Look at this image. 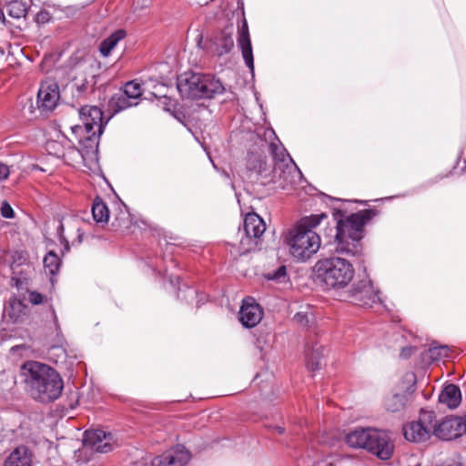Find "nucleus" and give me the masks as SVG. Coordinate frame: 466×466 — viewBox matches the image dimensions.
Listing matches in <instances>:
<instances>
[{
    "mask_svg": "<svg viewBox=\"0 0 466 466\" xmlns=\"http://www.w3.org/2000/svg\"><path fill=\"white\" fill-rule=\"evenodd\" d=\"M60 265L61 260L59 257L53 251L47 253L44 258L45 270L51 276H55L58 272Z\"/></svg>",
    "mask_w": 466,
    "mask_h": 466,
    "instance_id": "31",
    "label": "nucleus"
},
{
    "mask_svg": "<svg viewBox=\"0 0 466 466\" xmlns=\"http://www.w3.org/2000/svg\"><path fill=\"white\" fill-rule=\"evenodd\" d=\"M314 464L309 456H301L297 461V466H313Z\"/></svg>",
    "mask_w": 466,
    "mask_h": 466,
    "instance_id": "43",
    "label": "nucleus"
},
{
    "mask_svg": "<svg viewBox=\"0 0 466 466\" xmlns=\"http://www.w3.org/2000/svg\"><path fill=\"white\" fill-rule=\"evenodd\" d=\"M25 388L30 396L41 402H51L59 398L64 383L52 367L35 360L25 361L21 367Z\"/></svg>",
    "mask_w": 466,
    "mask_h": 466,
    "instance_id": "1",
    "label": "nucleus"
},
{
    "mask_svg": "<svg viewBox=\"0 0 466 466\" xmlns=\"http://www.w3.org/2000/svg\"><path fill=\"white\" fill-rule=\"evenodd\" d=\"M80 67H82V65H79L78 66H76V69H79Z\"/></svg>",
    "mask_w": 466,
    "mask_h": 466,
    "instance_id": "48",
    "label": "nucleus"
},
{
    "mask_svg": "<svg viewBox=\"0 0 466 466\" xmlns=\"http://www.w3.org/2000/svg\"><path fill=\"white\" fill-rule=\"evenodd\" d=\"M82 221L78 217L65 216L60 220L57 228V234L60 242L66 250L69 249V244L79 245L83 241L84 232L81 230Z\"/></svg>",
    "mask_w": 466,
    "mask_h": 466,
    "instance_id": "9",
    "label": "nucleus"
},
{
    "mask_svg": "<svg viewBox=\"0 0 466 466\" xmlns=\"http://www.w3.org/2000/svg\"><path fill=\"white\" fill-rule=\"evenodd\" d=\"M328 216L325 213L314 214L303 218L285 237V242L290 254L297 259L306 260L315 254L320 247V237L313 229Z\"/></svg>",
    "mask_w": 466,
    "mask_h": 466,
    "instance_id": "3",
    "label": "nucleus"
},
{
    "mask_svg": "<svg viewBox=\"0 0 466 466\" xmlns=\"http://www.w3.org/2000/svg\"><path fill=\"white\" fill-rule=\"evenodd\" d=\"M190 458V452L183 445H177L154 458L151 466H184Z\"/></svg>",
    "mask_w": 466,
    "mask_h": 466,
    "instance_id": "14",
    "label": "nucleus"
},
{
    "mask_svg": "<svg viewBox=\"0 0 466 466\" xmlns=\"http://www.w3.org/2000/svg\"><path fill=\"white\" fill-rule=\"evenodd\" d=\"M263 318L262 308L254 301L244 299L239 310L238 319L248 329L257 326Z\"/></svg>",
    "mask_w": 466,
    "mask_h": 466,
    "instance_id": "16",
    "label": "nucleus"
},
{
    "mask_svg": "<svg viewBox=\"0 0 466 466\" xmlns=\"http://www.w3.org/2000/svg\"><path fill=\"white\" fill-rule=\"evenodd\" d=\"M417 350L416 347L408 346L401 349L400 351V358L402 359H409L412 354H414Z\"/></svg>",
    "mask_w": 466,
    "mask_h": 466,
    "instance_id": "41",
    "label": "nucleus"
},
{
    "mask_svg": "<svg viewBox=\"0 0 466 466\" xmlns=\"http://www.w3.org/2000/svg\"><path fill=\"white\" fill-rule=\"evenodd\" d=\"M378 213L374 208L360 210L349 216L337 211L336 251L349 257L360 256L363 250L361 239L364 236V226Z\"/></svg>",
    "mask_w": 466,
    "mask_h": 466,
    "instance_id": "2",
    "label": "nucleus"
},
{
    "mask_svg": "<svg viewBox=\"0 0 466 466\" xmlns=\"http://www.w3.org/2000/svg\"><path fill=\"white\" fill-rule=\"evenodd\" d=\"M32 5V0H11L6 4V12L13 18L25 17Z\"/></svg>",
    "mask_w": 466,
    "mask_h": 466,
    "instance_id": "23",
    "label": "nucleus"
},
{
    "mask_svg": "<svg viewBox=\"0 0 466 466\" xmlns=\"http://www.w3.org/2000/svg\"><path fill=\"white\" fill-rule=\"evenodd\" d=\"M79 116L83 126H75L72 127L74 133L86 132L85 138L94 140L99 137L103 133L105 121L102 110L96 106H84L79 109Z\"/></svg>",
    "mask_w": 466,
    "mask_h": 466,
    "instance_id": "6",
    "label": "nucleus"
},
{
    "mask_svg": "<svg viewBox=\"0 0 466 466\" xmlns=\"http://www.w3.org/2000/svg\"><path fill=\"white\" fill-rule=\"evenodd\" d=\"M372 431L371 428H358L346 435L345 441L350 448L367 450Z\"/></svg>",
    "mask_w": 466,
    "mask_h": 466,
    "instance_id": "21",
    "label": "nucleus"
},
{
    "mask_svg": "<svg viewBox=\"0 0 466 466\" xmlns=\"http://www.w3.org/2000/svg\"><path fill=\"white\" fill-rule=\"evenodd\" d=\"M13 262L11 264V268L14 274H17V268L22 265H26L27 268H31V265L27 263V258L25 253L23 251H15L12 255Z\"/></svg>",
    "mask_w": 466,
    "mask_h": 466,
    "instance_id": "34",
    "label": "nucleus"
},
{
    "mask_svg": "<svg viewBox=\"0 0 466 466\" xmlns=\"http://www.w3.org/2000/svg\"><path fill=\"white\" fill-rule=\"evenodd\" d=\"M1 216L5 218H15V211L7 201H3L0 208Z\"/></svg>",
    "mask_w": 466,
    "mask_h": 466,
    "instance_id": "38",
    "label": "nucleus"
},
{
    "mask_svg": "<svg viewBox=\"0 0 466 466\" xmlns=\"http://www.w3.org/2000/svg\"><path fill=\"white\" fill-rule=\"evenodd\" d=\"M233 25H227L223 30L216 34L210 40L208 49L218 56L228 54L234 47Z\"/></svg>",
    "mask_w": 466,
    "mask_h": 466,
    "instance_id": "15",
    "label": "nucleus"
},
{
    "mask_svg": "<svg viewBox=\"0 0 466 466\" xmlns=\"http://www.w3.org/2000/svg\"><path fill=\"white\" fill-rule=\"evenodd\" d=\"M348 299L350 303L360 307H372L379 297L370 281L361 280L354 284L349 290Z\"/></svg>",
    "mask_w": 466,
    "mask_h": 466,
    "instance_id": "11",
    "label": "nucleus"
},
{
    "mask_svg": "<svg viewBox=\"0 0 466 466\" xmlns=\"http://www.w3.org/2000/svg\"><path fill=\"white\" fill-rule=\"evenodd\" d=\"M137 104L138 101H133L120 91L110 98L108 106L112 110L113 114H116L130 106H137Z\"/></svg>",
    "mask_w": 466,
    "mask_h": 466,
    "instance_id": "25",
    "label": "nucleus"
},
{
    "mask_svg": "<svg viewBox=\"0 0 466 466\" xmlns=\"http://www.w3.org/2000/svg\"><path fill=\"white\" fill-rule=\"evenodd\" d=\"M407 403V396L405 394H392L385 399V409L390 412H399L402 410Z\"/></svg>",
    "mask_w": 466,
    "mask_h": 466,
    "instance_id": "27",
    "label": "nucleus"
},
{
    "mask_svg": "<svg viewBox=\"0 0 466 466\" xmlns=\"http://www.w3.org/2000/svg\"><path fill=\"white\" fill-rule=\"evenodd\" d=\"M466 433V418L447 416L433 422L432 434L442 441H452Z\"/></svg>",
    "mask_w": 466,
    "mask_h": 466,
    "instance_id": "8",
    "label": "nucleus"
},
{
    "mask_svg": "<svg viewBox=\"0 0 466 466\" xmlns=\"http://www.w3.org/2000/svg\"><path fill=\"white\" fill-rule=\"evenodd\" d=\"M84 449L106 453L113 449V436L103 430L86 431L84 435Z\"/></svg>",
    "mask_w": 466,
    "mask_h": 466,
    "instance_id": "13",
    "label": "nucleus"
},
{
    "mask_svg": "<svg viewBox=\"0 0 466 466\" xmlns=\"http://www.w3.org/2000/svg\"><path fill=\"white\" fill-rule=\"evenodd\" d=\"M121 92H123L126 96L131 98L133 101H138L142 95V88L138 83H136L135 81H129L125 85Z\"/></svg>",
    "mask_w": 466,
    "mask_h": 466,
    "instance_id": "32",
    "label": "nucleus"
},
{
    "mask_svg": "<svg viewBox=\"0 0 466 466\" xmlns=\"http://www.w3.org/2000/svg\"><path fill=\"white\" fill-rule=\"evenodd\" d=\"M267 162L266 157L261 154L249 152L247 157V167L249 170H253L258 173H261L266 170Z\"/></svg>",
    "mask_w": 466,
    "mask_h": 466,
    "instance_id": "28",
    "label": "nucleus"
},
{
    "mask_svg": "<svg viewBox=\"0 0 466 466\" xmlns=\"http://www.w3.org/2000/svg\"><path fill=\"white\" fill-rule=\"evenodd\" d=\"M324 348L321 346H315L307 352V368L309 370L314 372L320 369V358Z\"/></svg>",
    "mask_w": 466,
    "mask_h": 466,
    "instance_id": "29",
    "label": "nucleus"
},
{
    "mask_svg": "<svg viewBox=\"0 0 466 466\" xmlns=\"http://www.w3.org/2000/svg\"><path fill=\"white\" fill-rule=\"evenodd\" d=\"M316 279L328 288L343 289L354 276V268L347 259L331 257L319 259L314 266Z\"/></svg>",
    "mask_w": 466,
    "mask_h": 466,
    "instance_id": "5",
    "label": "nucleus"
},
{
    "mask_svg": "<svg viewBox=\"0 0 466 466\" xmlns=\"http://www.w3.org/2000/svg\"><path fill=\"white\" fill-rule=\"evenodd\" d=\"M52 18L51 14L48 11L42 10L36 14L35 21L37 24H46Z\"/></svg>",
    "mask_w": 466,
    "mask_h": 466,
    "instance_id": "39",
    "label": "nucleus"
},
{
    "mask_svg": "<svg viewBox=\"0 0 466 466\" xmlns=\"http://www.w3.org/2000/svg\"><path fill=\"white\" fill-rule=\"evenodd\" d=\"M34 453L25 445L15 448L5 458L4 466H33Z\"/></svg>",
    "mask_w": 466,
    "mask_h": 466,
    "instance_id": "18",
    "label": "nucleus"
},
{
    "mask_svg": "<svg viewBox=\"0 0 466 466\" xmlns=\"http://www.w3.org/2000/svg\"><path fill=\"white\" fill-rule=\"evenodd\" d=\"M238 45L241 49L242 56L246 66L250 69L251 72H253L254 58L252 46L249 36L248 22L245 17L242 19L241 25L238 26Z\"/></svg>",
    "mask_w": 466,
    "mask_h": 466,
    "instance_id": "17",
    "label": "nucleus"
},
{
    "mask_svg": "<svg viewBox=\"0 0 466 466\" xmlns=\"http://www.w3.org/2000/svg\"><path fill=\"white\" fill-rule=\"evenodd\" d=\"M60 98L58 84L52 79L43 81L40 85L36 105L42 112H50L56 108Z\"/></svg>",
    "mask_w": 466,
    "mask_h": 466,
    "instance_id": "12",
    "label": "nucleus"
},
{
    "mask_svg": "<svg viewBox=\"0 0 466 466\" xmlns=\"http://www.w3.org/2000/svg\"><path fill=\"white\" fill-rule=\"evenodd\" d=\"M439 400L450 409L457 408L461 400L460 388L454 384L447 385L440 394Z\"/></svg>",
    "mask_w": 466,
    "mask_h": 466,
    "instance_id": "22",
    "label": "nucleus"
},
{
    "mask_svg": "<svg viewBox=\"0 0 466 466\" xmlns=\"http://www.w3.org/2000/svg\"><path fill=\"white\" fill-rule=\"evenodd\" d=\"M435 418L434 411L421 410L418 420L411 421L403 426L405 439L411 442L428 441L432 434Z\"/></svg>",
    "mask_w": 466,
    "mask_h": 466,
    "instance_id": "7",
    "label": "nucleus"
},
{
    "mask_svg": "<svg viewBox=\"0 0 466 466\" xmlns=\"http://www.w3.org/2000/svg\"><path fill=\"white\" fill-rule=\"evenodd\" d=\"M9 174V167L4 163H0V181L6 179Z\"/></svg>",
    "mask_w": 466,
    "mask_h": 466,
    "instance_id": "44",
    "label": "nucleus"
},
{
    "mask_svg": "<svg viewBox=\"0 0 466 466\" xmlns=\"http://www.w3.org/2000/svg\"><path fill=\"white\" fill-rule=\"evenodd\" d=\"M272 180L285 189L293 183V167L284 161H277L274 163L272 169Z\"/></svg>",
    "mask_w": 466,
    "mask_h": 466,
    "instance_id": "19",
    "label": "nucleus"
},
{
    "mask_svg": "<svg viewBox=\"0 0 466 466\" xmlns=\"http://www.w3.org/2000/svg\"><path fill=\"white\" fill-rule=\"evenodd\" d=\"M92 215L96 223H107L109 209L100 197L95 198L92 204Z\"/></svg>",
    "mask_w": 466,
    "mask_h": 466,
    "instance_id": "26",
    "label": "nucleus"
},
{
    "mask_svg": "<svg viewBox=\"0 0 466 466\" xmlns=\"http://www.w3.org/2000/svg\"><path fill=\"white\" fill-rule=\"evenodd\" d=\"M28 301L33 305L48 303L50 299L36 290H28Z\"/></svg>",
    "mask_w": 466,
    "mask_h": 466,
    "instance_id": "37",
    "label": "nucleus"
},
{
    "mask_svg": "<svg viewBox=\"0 0 466 466\" xmlns=\"http://www.w3.org/2000/svg\"><path fill=\"white\" fill-rule=\"evenodd\" d=\"M294 319H295V320H297L298 322L303 323V322H304V320H307V317H306V315H304V314L297 313V314L294 316Z\"/></svg>",
    "mask_w": 466,
    "mask_h": 466,
    "instance_id": "45",
    "label": "nucleus"
},
{
    "mask_svg": "<svg viewBox=\"0 0 466 466\" xmlns=\"http://www.w3.org/2000/svg\"><path fill=\"white\" fill-rule=\"evenodd\" d=\"M440 466H463L459 457L446 459Z\"/></svg>",
    "mask_w": 466,
    "mask_h": 466,
    "instance_id": "42",
    "label": "nucleus"
},
{
    "mask_svg": "<svg viewBox=\"0 0 466 466\" xmlns=\"http://www.w3.org/2000/svg\"><path fill=\"white\" fill-rule=\"evenodd\" d=\"M264 146H267L268 147V150L272 155L275 162L287 161V156L285 153L286 150L281 145H279L275 142H270L268 145L266 143H262L260 147H263Z\"/></svg>",
    "mask_w": 466,
    "mask_h": 466,
    "instance_id": "33",
    "label": "nucleus"
},
{
    "mask_svg": "<svg viewBox=\"0 0 466 466\" xmlns=\"http://www.w3.org/2000/svg\"><path fill=\"white\" fill-rule=\"evenodd\" d=\"M74 85L76 87V90L79 94L86 91L88 87V81L86 78L78 81L77 77H74Z\"/></svg>",
    "mask_w": 466,
    "mask_h": 466,
    "instance_id": "40",
    "label": "nucleus"
},
{
    "mask_svg": "<svg viewBox=\"0 0 466 466\" xmlns=\"http://www.w3.org/2000/svg\"><path fill=\"white\" fill-rule=\"evenodd\" d=\"M127 33L123 29H118L104 39L99 46V51L103 56H108L117 43L124 39Z\"/></svg>",
    "mask_w": 466,
    "mask_h": 466,
    "instance_id": "24",
    "label": "nucleus"
},
{
    "mask_svg": "<svg viewBox=\"0 0 466 466\" xmlns=\"http://www.w3.org/2000/svg\"><path fill=\"white\" fill-rule=\"evenodd\" d=\"M130 226V218L129 215L126 211H121L119 216H116L112 222V227L116 228V230H123L127 228Z\"/></svg>",
    "mask_w": 466,
    "mask_h": 466,
    "instance_id": "35",
    "label": "nucleus"
},
{
    "mask_svg": "<svg viewBox=\"0 0 466 466\" xmlns=\"http://www.w3.org/2000/svg\"><path fill=\"white\" fill-rule=\"evenodd\" d=\"M177 86L183 97L191 99L212 98L225 92L221 81L209 74L186 73L178 77Z\"/></svg>",
    "mask_w": 466,
    "mask_h": 466,
    "instance_id": "4",
    "label": "nucleus"
},
{
    "mask_svg": "<svg viewBox=\"0 0 466 466\" xmlns=\"http://www.w3.org/2000/svg\"><path fill=\"white\" fill-rule=\"evenodd\" d=\"M313 466H332V464L330 462L321 461L314 464Z\"/></svg>",
    "mask_w": 466,
    "mask_h": 466,
    "instance_id": "46",
    "label": "nucleus"
},
{
    "mask_svg": "<svg viewBox=\"0 0 466 466\" xmlns=\"http://www.w3.org/2000/svg\"><path fill=\"white\" fill-rule=\"evenodd\" d=\"M366 451L380 460L387 461L393 455L394 443L386 431L373 429Z\"/></svg>",
    "mask_w": 466,
    "mask_h": 466,
    "instance_id": "10",
    "label": "nucleus"
},
{
    "mask_svg": "<svg viewBox=\"0 0 466 466\" xmlns=\"http://www.w3.org/2000/svg\"><path fill=\"white\" fill-rule=\"evenodd\" d=\"M244 230L248 238H259L266 230V224L256 213H248L244 218Z\"/></svg>",
    "mask_w": 466,
    "mask_h": 466,
    "instance_id": "20",
    "label": "nucleus"
},
{
    "mask_svg": "<svg viewBox=\"0 0 466 466\" xmlns=\"http://www.w3.org/2000/svg\"><path fill=\"white\" fill-rule=\"evenodd\" d=\"M287 276L286 266H279L276 270H271L265 273L264 277L268 280H274L277 282H282Z\"/></svg>",
    "mask_w": 466,
    "mask_h": 466,
    "instance_id": "36",
    "label": "nucleus"
},
{
    "mask_svg": "<svg viewBox=\"0 0 466 466\" xmlns=\"http://www.w3.org/2000/svg\"><path fill=\"white\" fill-rule=\"evenodd\" d=\"M276 429L279 434H282L284 432V429L281 427H277Z\"/></svg>",
    "mask_w": 466,
    "mask_h": 466,
    "instance_id": "47",
    "label": "nucleus"
},
{
    "mask_svg": "<svg viewBox=\"0 0 466 466\" xmlns=\"http://www.w3.org/2000/svg\"><path fill=\"white\" fill-rule=\"evenodd\" d=\"M451 349L446 345H432L426 352V357L431 361H437L449 358Z\"/></svg>",
    "mask_w": 466,
    "mask_h": 466,
    "instance_id": "30",
    "label": "nucleus"
}]
</instances>
